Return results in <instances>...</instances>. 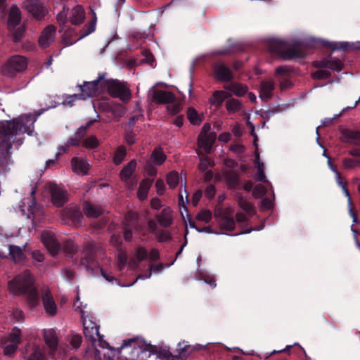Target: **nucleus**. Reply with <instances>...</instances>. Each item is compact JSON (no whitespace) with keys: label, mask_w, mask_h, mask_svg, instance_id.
Returning <instances> with one entry per match:
<instances>
[{"label":"nucleus","mask_w":360,"mask_h":360,"mask_svg":"<svg viewBox=\"0 0 360 360\" xmlns=\"http://www.w3.org/2000/svg\"><path fill=\"white\" fill-rule=\"evenodd\" d=\"M44 110L34 115L25 114L11 120L0 122V171L4 172L11 163V149L15 145L17 148L22 145L25 133L32 136L34 124Z\"/></svg>","instance_id":"f257e3e1"},{"label":"nucleus","mask_w":360,"mask_h":360,"mask_svg":"<svg viewBox=\"0 0 360 360\" xmlns=\"http://www.w3.org/2000/svg\"><path fill=\"white\" fill-rule=\"evenodd\" d=\"M34 278L30 271H25L16 275L8 281L9 292L15 296H25L31 308L37 307L40 303V296L34 286Z\"/></svg>","instance_id":"f03ea898"},{"label":"nucleus","mask_w":360,"mask_h":360,"mask_svg":"<svg viewBox=\"0 0 360 360\" xmlns=\"http://www.w3.org/2000/svg\"><path fill=\"white\" fill-rule=\"evenodd\" d=\"M117 352L120 358L124 360H139L140 354L148 352V356H150L151 354L156 353V348L139 338H133L123 340Z\"/></svg>","instance_id":"7ed1b4c3"},{"label":"nucleus","mask_w":360,"mask_h":360,"mask_svg":"<svg viewBox=\"0 0 360 360\" xmlns=\"http://www.w3.org/2000/svg\"><path fill=\"white\" fill-rule=\"evenodd\" d=\"M271 51L278 54L283 60L303 58L307 54V46L302 41H296L289 47L285 41L274 40L270 44Z\"/></svg>","instance_id":"20e7f679"},{"label":"nucleus","mask_w":360,"mask_h":360,"mask_svg":"<svg viewBox=\"0 0 360 360\" xmlns=\"http://www.w3.org/2000/svg\"><path fill=\"white\" fill-rule=\"evenodd\" d=\"M106 91L113 98H118L123 102H128L131 98L130 89L126 82L116 79H103V91Z\"/></svg>","instance_id":"39448f33"},{"label":"nucleus","mask_w":360,"mask_h":360,"mask_svg":"<svg viewBox=\"0 0 360 360\" xmlns=\"http://www.w3.org/2000/svg\"><path fill=\"white\" fill-rule=\"evenodd\" d=\"M105 76V73H99L96 79L91 82H84L83 84L77 85L82 100L85 101L88 98L98 96L103 92Z\"/></svg>","instance_id":"423d86ee"},{"label":"nucleus","mask_w":360,"mask_h":360,"mask_svg":"<svg viewBox=\"0 0 360 360\" xmlns=\"http://www.w3.org/2000/svg\"><path fill=\"white\" fill-rule=\"evenodd\" d=\"M96 28V18L89 22L84 28L81 30L79 37H77V34L74 30L70 27H65L62 30L63 39L62 41L65 46H70L81 39L86 36L91 34L94 32Z\"/></svg>","instance_id":"0eeeda50"},{"label":"nucleus","mask_w":360,"mask_h":360,"mask_svg":"<svg viewBox=\"0 0 360 360\" xmlns=\"http://www.w3.org/2000/svg\"><path fill=\"white\" fill-rule=\"evenodd\" d=\"M79 266L87 271L93 273V267L97 265L96 245L94 243H86L82 251Z\"/></svg>","instance_id":"6e6552de"},{"label":"nucleus","mask_w":360,"mask_h":360,"mask_svg":"<svg viewBox=\"0 0 360 360\" xmlns=\"http://www.w3.org/2000/svg\"><path fill=\"white\" fill-rule=\"evenodd\" d=\"M27 66V60L21 56H14L9 58L4 66L2 72L4 75L14 77L17 73L24 71Z\"/></svg>","instance_id":"1a4fd4ad"},{"label":"nucleus","mask_w":360,"mask_h":360,"mask_svg":"<svg viewBox=\"0 0 360 360\" xmlns=\"http://www.w3.org/2000/svg\"><path fill=\"white\" fill-rule=\"evenodd\" d=\"M49 188L51 202L56 207H61L68 201V193L64 188L53 183L49 184Z\"/></svg>","instance_id":"9d476101"},{"label":"nucleus","mask_w":360,"mask_h":360,"mask_svg":"<svg viewBox=\"0 0 360 360\" xmlns=\"http://www.w3.org/2000/svg\"><path fill=\"white\" fill-rule=\"evenodd\" d=\"M24 7L37 20H41L47 13V9L38 0H26Z\"/></svg>","instance_id":"9b49d317"},{"label":"nucleus","mask_w":360,"mask_h":360,"mask_svg":"<svg viewBox=\"0 0 360 360\" xmlns=\"http://www.w3.org/2000/svg\"><path fill=\"white\" fill-rule=\"evenodd\" d=\"M313 65L316 68H329L337 72L341 71L343 68V63L340 60L330 56L321 60L314 61Z\"/></svg>","instance_id":"f8f14e48"},{"label":"nucleus","mask_w":360,"mask_h":360,"mask_svg":"<svg viewBox=\"0 0 360 360\" xmlns=\"http://www.w3.org/2000/svg\"><path fill=\"white\" fill-rule=\"evenodd\" d=\"M41 238L44 245L52 255H56L58 253L60 245L52 233L50 231H43Z\"/></svg>","instance_id":"ddd939ff"},{"label":"nucleus","mask_w":360,"mask_h":360,"mask_svg":"<svg viewBox=\"0 0 360 360\" xmlns=\"http://www.w3.org/2000/svg\"><path fill=\"white\" fill-rule=\"evenodd\" d=\"M153 101L157 104H172L176 101V96L171 91L154 89L152 95Z\"/></svg>","instance_id":"4468645a"},{"label":"nucleus","mask_w":360,"mask_h":360,"mask_svg":"<svg viewBox=\"0 0 360 360\" xmlns=\"http://www.w3.org/2000/svg\"><path fill=\"white\" fill-rule=\"evenodd\" d=\"M125 228L123 236L127 242H131L133 238L132 229H138L139 224L136 216L134 213L129 212L125 217Z\"/></svg>","instance_id":"2eb2a0df"},{"label":"nucleus","mask_w":360,"mask_h":360,"mask_svg":"<svg viewBox=\"0 0 360 360\" xmlns=\"http://www.w3.org/2000/svg\"><path fill=\"white\" fill-rule=\"evenodd\" d=\"M99 328L98 325L92 321L84 323V335L92 345L95 344L98 338H103L99 333Z\"/></svg>","instance_id":"dca6fc26"},{"label":"nucleus","mask_w":360,"mask_h":360,"mask_svg":"<svg viewBox=\"0 0 360 360\" xmlns=\"http://www.w3.org/2000/svg\"><path fill=\"white\" fill-rule=\"evenodd\" d=\"M214 77L222 82H229L233 79L231 69L224 63H218L214 66Z\"/></svg>","instance_id":"f3484780"},{"label":"nucleus","mask_w":360,"mask_h":360,"mask_svg":"<svg viewBox=\"0 0 360 360\" xmlns=\"http://www.w3.org/2000/svg\"><path fill=\"white\" fill-rule=\"evenodd\" d=\"M41 301L45 311L49 316H53L57 314V306L49 289H46L42 294Z\"/></svg>","instance_id":"a211bd4d"},{"label":"nucleus","mask_w":360,"mask_h":360,"mask_svg":"<svg viewBox=\"0 0 360 360\" xmlns=\"http://www.w3.org/2000/svg\"><path fill=\"white\" fill-rule=\"evenodd\" d=\"M56 34V27L52 25H48L42 31L39 38V44L42 49H46L51 44L54 40Z\"/></svg>","instance_id":"6ab92c4d"},{"label":"nucleus","mask_w":360,"mask_h":360,"mask_svg":"<svg viewBox=\"0 0 360 360\" xmlns=\"http://www.w3.org/2000/svg\"><path fill=\"white\" fill-rule=\"evenodd\" d=\"M217 139L215 132H211L206 135L199 134L198 138V147L202 148L206 153H210L212 148Z\"/></svg>","instance_id":"aec40b11"},{"label":"nucleus","mask_w":360,"mask_h":360,"mask_svg":"<svg viewBox=\"0 0 360 360\" xmlns=\"http://www.w3.org/2000/svg\"><path fill=\"white\" fill-rule=\"evenodd\" d=\"M323 45L325 47L331 49L333 51L360 50V42H357L355 44V43H349V42H346V41H343V42L323 41Z\"/></svg>","instance_id":"412c9836"},{"label":"nucleus","mask_w":360,"mask_h":360,"mask_svg":"<svg viewBox=\"0 0 360 360\" xmlns=\"http://www.w3.org/2000/svg\"><path fill=\"white\" fill-rule=\"evenodd\" d=\"M274 89L275 84L273 81H263L260 84L259 96L262 101L266 102L271 98Z\"/></svg>","instance_id":"4be33fe9"},{"label":"nucleus","mask_w":360,"mask_h":360,"mask_svg":"<svg viewBox=\"0 0 360 360\" xmlns=\"http://www.w3.org/2000/svg\"><path fill=\"white\" fill-rule=\"evenodd\" d=\"M69 19L72 25H77L82 23L85 19V12L83 7L80 5L75 6L71 10Z\"/></svg>","instance_id":"5701e85b"},{"label":"nucleus","mask_w":360,"mask_h":360,"mask_svg":"<svg viewBox=\"0 0 360 360\" xmlns=\"http://www.w3.org/2000/svg\"><path fill=\"white\" fill-rule=\"evenodd\" d=\"M21 20V12L20 9L15 6H12L8 13V28L9 30L14 29L18 25Z\"/></svg>","instance_id":"b1692460"},{"label":"nucleus","mask_w":360,"mask_h":360,"mask_svg":"<svg viewBox=\"0 0 360 360\" xmlns=\"http://www.w3.org/2000/svg\"><path fill=\"white\" fill-rule=\"evenodd\" d=\"M8 251V256L15 264L20 263L26 258V256L23 252V249L20 246L9 245Z\"/></svg>","instance_id":"393cba45"},{"label":"nucleus","mask_w":360,"mask_h":360,"mask_svg":"<svg viewBox=\"0 0 360 360\" xmlns=\"http://www.w3.org/2000/svg\"><path fill=\"white\" fill-rule=\"evenodd\" d=\"M159 224L165 228L169 227L172 224V210L169 207H165L156 215Z\"/></svg>","instance_id":"a878e982"},{"label":"nucleus","mask_w":360,"mask_h":360,"mask_svg":"<svg viewBox=\"0 0 360 360\" xmlns=\"http://www.w3.org/2000/svg\"><path fill=\"white\" fill-rule=\"evenodd\" d=\"M83 211L87 217L96 218L101 216L103 212V208L99 205H94L89 202H85L83 205Z\"/></svg>","instance_id":"bb28decb"},{"label":"nucleus","mask_w":360,"mask_h":360,"mask_svg":"<svg viewBox=\"0 0 360 360\" xmlns=\"http://www.w3.org/2000/svg\"><path fill=\"white\" fill-rule=\"evenodd\" d=\"M235 200L237 202L238 206L244 210L248 214L253 215L255 212L254 205L245 200L241 193H236L235 195Z\"/></svg>","instance_id":"cd10ccee"},{"label":"nucleus","mask_w":360,"mask_h":360,"mask_svg":"<svg viewBox=\"0 0 360 360\" xmlns=\"http://www.w3.org/2000/svg\"><path fill=\"white\" fill-rule=\"evenodd\" d=\"M218 224L220 229L223 231H232L236 227L234 219L229 217L226 214H223L219 217Z\"/></svg>","instance_id":"c85d7f7f"},{"label":"nucleus","mask_w":360,"mask_h":360,"mask_svg":"<svg viewBox=\"0 0 360 360\" xmlns=\"http://www.w3.org/2000/svg\"><path fill=\"white\" fill-rule=\"evenodd\" d=\"M44 337L46 344L52 351H56L58 347V337L53 329L45 330Z\"/></svg>","instance_id":"c756f323"},{"label":"nucleus","mask_w":360,"mask_h":360,"mask_svg":"<svg viewBox=\"0 0 360 360\" xmlns=\"http://www.w3.org/2000/svg\"><path fill=\"white\" fill-rule=\"evenodd\" d=\"M71 164L75 172L83 174H87L89 165L85 160L74 157L71 160Z\"/></svg>","instance_id":"7c9ffc66"},{"label":"nucleus","mask_w":360,"mask_h":360,"mask_svg":"<svg viewBox=\"0 0 360 360\" xmlns=\"http://www.w3.org/2000/svg\"><path fill=\"white\" fill-rule=\"evenodd\" d=\"M224 176L229 188L236 189L239 188L240 183L237 173L233 171H228L224 173Z\"/></svg>","instance_id":"2f4dec72"},{"label":"nucleus","mask_w":360,"mask_h":360,"mask_svg":"<svg viewBox=\"0 0 360 360\" xmlns=\"http://www.w3.org/2000/svg\"><path fill=\"white\" fill-rule=\"evenodd\" d=\"M152 184L153 180L150 179H145L141 181L137 191V196L139 200H144L147 198Z\"/></svg>","instance_id":"473e14b6"},{"label":"nucleus","mask_w":360,"mask_h":360,"mask_svg":"<svg viewBox=\"0 0 360 360\" xmlns=\"http://www.w3.org/2000/svg\"><path fill=\"white\" fill-rule=\"evenodd\" d=\"M229 96V94L224 91H215L212 94V97L210 99L212 105H215L217 108H220L225 99Z\"/></svg>","instance_id":"72a5a7b5"},{"label":"nucleus","mask_w":360,"mask_h":360,"mask_svg":"<svg viewBox=\"0 0 360 360\" xmlns=\"http://www.w3.org/2000/svg\"><path fill=\"white\" fill-rule=\"evenodd\" d=\"M167 156L160 147H156L150 155V159L155 165H162L166 160Z\"/></svg>","instance_id":"f704fd0d"},{"label":"nucleus","mask_w":360,"mask_h":360,"mask_svg":"<svg viewBox=\"0 0 360 360\" xmlns=\"http://www.w3.org/2000/svg\"><path fill=\"white\" fill-rule=\"evenodd\" d=\"M136 167V160H131L120 171V175L121 179L124 180L129 179L134 173V172L135 171Z\"/></svg>","instance_id":"c9c22d12"},{"label":"nucleus","mask_w":360,"mask_h":360,"mask_svg":"<svg viewBox=\"0 0 360 360\" xmlns=\"http://www.w3.org/2000/svg\"><path fill=\"white\" fill-rule=\"evenodd\" d=\"M242 108L241 103L235 98H231L226 103V108L229 114L239 111Z\"/></svg>","instance_id":"e433bc0d"},{"label":"nucleus","mask_w":360,"mask_h":360,"mask_svg":"<svg viewBox=\"0 0 360 360\" xmlns=\"http://www.w3.org/2000/svg\"><path fill=\"white\" fill-rule=\"evenodd\" d=\"M187 118L193 125H199L202 122V118L198 112L193 108H188L187 110Z\"/></svg>","instance_id":"4c0bfd02"},{"label":"nucleus","mask_w":360,"mask_h":360,"mask_svg":"<svg viewBox=\"0 0 360 360\" xmlns=\"http://www.w3.org/2000/svg\"><path fill=\"white\" fill-rule=\"evenodd\" d=\"M68 8H66L65 6L63 7V10L60 11L57 15V21L60 27V29L59 30L60 32H62V30L67 27L65 23L68 21Z\"/></svg>","instance_id":"58836bf2"},{"label":"nucleus","mask_w":360,"mask_h":360,"mask_svg":"<svg viewBox=\"0 0 360 360\" xmlns=\"http://www.w3.org/2000/svg\"><path fill=\"white\" fill-rule=\"evenodd\" d=\"M25 31V28L24 25L19 26L17 28L15 27L14 29H11V30H10V32H12L13 41L15 43L20 42L24 37Z\"/></svg>","instance_id":"ea45409f"},{"label":"nucleus","mask_w":360,"mask_h":360,"mask_svg":"<svg viewBox=\"0 0 360 360\" xmlns=\"http://www.w3.org/2000/svg\"><path fill=\"white\" fill-rule=\"evenodd\" d=\"M82 146L87 149H95L99 146V141L96 136L91 135L85 139Z\"/></svg>","instance_id":"a19ab883"},{"label":"nucleus","mask_w":360,"mask_h":360,"mask_svg":"<svg viewBox=\"0 0 360 360\" xmlns=\"http://www.w3.org/2000/svg\"><path fill=\"white\" fill-rule=\"evenodd\" d=\"M127 155V150L124 146L118 147L115 153L113 162L116 165H120Z\"/></svg>","instance_id":"79ce46f5"},{"label":"nucleus","mask_w":360,"mask_h":360,"mask_svg":"<svg viewBox=\"0 0 360 360\" xmlns=\"http://www.w3.org/2000/svg\"><path fill=\"white\" fill-rule=\"evenodd\" d=\"M167 184L170 188H174L179 184V176L177 172H171L167 175Z\"/></svg>","instance_id":"37998d69"},{"label":"nucleus","mask_w":360,"mask_h":360,"mask_svg":"<svg viewBox=\"0 0 360 360\" xmlns=\"http://www.w3.org/2000/svg\"><path fill=\"white\" fill-rule=\"evenodd\" d=\"M96 122H97V120H91L86 122V124L84 126L80 127L76 133L75 134L80 140H82V139L86 135L88 129L92 126Z\"/></svg>","instance_id":"c03bdc74"},{"label":"nucleus","mask_w":360,"mask_h":360,"mask_svg":"<svg viewBox=\"0 0 360 360\" xmlns=\"http://www.w3.org/2000/svg\"><path fill=\"white\" fill-rule=\"evenodd\" d=\"M230 89L236 96L239 97L243 96L248 91L247 86L242 84H233Z\"/></svg>","instance_id":"a18cd8bd"},{"label":"nucleus","mask_w":360,"mask_h":360,"mask_svg":"<svg viewBox=\"0 0 360 360\" xmlns=\"http://www.w3.org/2000/svg\"><path fill=\"white\" fill-rule=\"evenodd\" d=\"M21 330L18 327H14L9 335V339L11 342L20 345L21 340Z\"/></svg>","instance_id":"49530a36"},{"label":"nucleus","mask_w":360,"mask_h":360,"mask_svg":"<svg viewBox=\"0 0 360 360\" xmlns=\"http://www.w3.org/2000/svg\"><path fill=\"white\" fill-rule=\"evenodd\" d=\"M266 193V188L262 185L258 184L255 186L252 190V195L255 198H260L264 196Z\"/></svg>","instance_id":"de8ad7c7"},{"label":"nucleus","mask_w":360,"mask_h":360,"mask_svg":"<svg viewBox=\"0 0 360 360\" xmlns=\"http://www.w3.org/2000/svg\"><path fill=\"white\" fill-rule=\"evenodd\" d=\"M312 77L317 79H328L331 77V73L330 71L326 70H319L314 72L312 74Z\"/></svg>","instance_id":"09e8293b"},{"label":"nucleus","mask_w":360,"mask_h":360,"mask_svg":"<svg viewBox=\"0 0 360 360\" xmlns=\"http://www.w3.org/2000/svg\"><path fill=\"white\" fill-rule=\"evenodd\" d=\"M18 345L11 342L10 344L6 345L4 347V354L5 356H11L13 355L17 349H18Z\"/></svg>","instance_id":"8fccbe9b"},{"label":"nucleus","mask_w":360,"mask_h":360,"mask_svg":"<svg viewBox=\"0 0 360 360\" xmlns=\"http://www.w3.org/2000/svg\"><path fill=\"white\" fill-rule=\"evenodd\" d=\"M77 245L73 241H67L65 245V252L70 256H73L77 251Z\"/></svg>","instance_id":"3c124183"},{"label":"nucleus","mask_w":360,"mask_h":360,"mask_svg":"<svg viewBox=\"0 0 360 360\" xmlns=\"http://www.w3.org/2000/svg\"><path fill=\"white\" fill-rule=\"evenodd\" d=\"M70 217L72 222L75 224H80L83 219L82 212L79 210H73L70 212Z\"/></svg>","instance_id":"603ef678"},{"label":"nucleus","mask_w":360,"mask_h":360,"mask_svg":"<svg viewBox=\"0 0 360 360\" xmlns=\"http://www.w3.org/2000/svg\"><path fill=\"white\" fill-rule=\"evenodd\" d=\"M148 256L147 250L143 247H139L136 252V257L139 262L145 260Z\"/></svg>","instance_id":"864d4df0"},{"label":"nucleus","mask_w":360,"mask_h":360,"mask_svg":"<svg viewBox=\"0 0 360 360\" xmlns=\"http://www.w3.org/2000/svg\"><path fill=\"white\" fill-rule=\"evenodd\" d=\"M142 54L144 57V58L142 59V62L148 63L153 66V63L155 61V58L152 53L148 49H144L142 51Z\"/></svg>","instance_id":"5fc2aeb1"},{"label":"nucleus","mask_w":360,"mask_h":360,"mask_svg":"<svg viewBox=\"0 0 360 360\" xmlns=\"http://www.w3.org/2000/svg\"><path fill=\"white\" fill-rule=\"evenodd\" d=\"M197 219L205 223H208L212 219V213L209 210H203L198 214Z\"/></svg>","instance_id":"6e6d98bb"},{"label":"nucleus","mask_w":360,"mask_h":360,"mask_svg":"<svg viewBox=\"0 0 360 360\" xmlns=\"http://www.w3.org/2000/svg\"><path fill=\"white\" fill-rule=\"evenodd\" d=\"M124 138L128 145H133L136 142V134L133 130H127L125 131Z\"/></svg>","instance_id":"4d7b16f0"},{"label":"nucleus","mask_w":360,"mask_h":360,"mask_svg":"<svg viewBox=\"0 0 360 360\" xmlns=\"http://www.w3.org/2000/svg\"><path fill=\"white\" fill-rule=\"evenodd\" d=\"M200 164L198 165V168L202 172H205L208 167L210 166V161L209 158L204 156L200 159Z\"/></svg>","instance_id":"13d9d810"},{"label":"nucleus","mask_w":360,"mask_h":360,"mask_svg":"<svg viewBox=\"0 0 360 360\" xmlns=\"http://www.w3.org/2000/svg\"><path fill=\"white\" fill-rule=\"evenodd\" d=\"M264 164L261 163V165H259L257 169V173L255 175V179L257 181L266 182V178L263 169Z\"/></svg>","instance_id":"bf43d9fd"},{"label":"nucleus","mask_w":360,"mask_h":360,"mask_svg":"<svg viewBox=\"0 0 360 360\" xmlns=\"http://www.w3.org/2000/svg\"><path fill=\"white\" fill-rule=\"evenodd\" d=\"M359 162L352 158H345L343 160V166L347 169H352L355 167Z\"/></svg>","instance_id":"052dcab7"},{"label":"nucleus","mask_w":360,"mask_h":360,"mask_svg":"<svg viewBox=\"0 0 360 360\" xmlns=\"http://www.w3.org/2000/svg\"><path fill=\"white\" fill-rule=\"evenodd\" d=\"M291 72V69L286 66H279L276 69V74L281 76L288 75Z\"/></svg>","instance_id":"680f3d73"},{"label":"nucleus","mask_w":360,"mask_h":360,"mask_svg":"<svg viewBox=\"0 0 360 360\" xmlns=\"http://www.w3.org/2000/svg\"><path fill=\"white\" fill-rule=\"evenodd\" d=\"M76 100H82V97L79 96V94H75L72 95H69L66 99L65 102L68 103V105L70 107L73 106L74 102Z\"/></svg>","instance_id":"e2e57ef3"},{"label":"nucleus","mask_w":360,"mask_h":360,"mask_svg":"<svg viewBox=\"0 0 360 360\" xmlns=\"http://www.w3.org/2000/svg\"><path fill=\"white\" fill-rule=\"evenodd\" d=\"M280 112L279 108H274L271 110H265L262 112V117L265 120H269L270 117Z\"/></svg>","instance_id":"0e129e2a"},{"label":"nucleus","mask_w":360,"mask_h":360,"mask_svg":"<svg viewBox=\"0 0 360 360\" xmlns=\"http://www.w3.org/2000/svg\"><path fill=\"white\" fill-rule=\"evenodd\" d=\"M167 108V110L172 115L178 114L181 110L180 104L175 103H172L171 105H168Z\"/></svg>","instance_id":"69168bd1"},{"label":"nucleus","mask_w":360,"mask_h":360,"mask_svg":"<svg viewBox=\"0 0 360 360\" xmlns=\"http://www.w3.org/2000/svg\"><path fill=\"white\" fill-rule=\"evenodd\" d=\"M82 338L80 335H75L72 337L70 344L75 348H79L82 344Z\"/></svg>","instance_id":"338daca9"},{"label":"nucleus","mask_w":360,"mask_h":360,"mask_svg":"<svg viewBox=\"0 0 360 360\" xmlns=\"http://www.w3.org/2000/svg\"><path fill=\"white\" fill-rule=\"evenodd\" d=\"M27 360H45V357L41 352L36 350L30 354Z\"/></svg>","instance_id":"774afa93"}]
</instances>
